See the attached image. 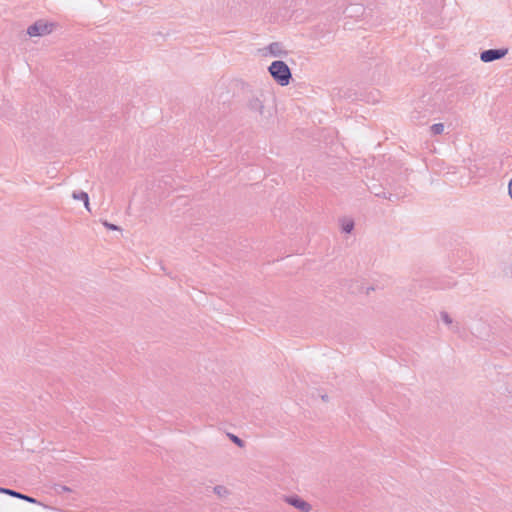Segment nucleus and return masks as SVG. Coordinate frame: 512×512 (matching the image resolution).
Wrapping results in <instances>:
<instances>
[{
	"label": "nucleus",
	"mask_w": 512,
	"mask_h": 512,
	"mask_svg": "<svg viewBox=\"0 0 512 512\" xmlns=\"http://www.w3.org/2000/svg\"><path fill=\"white\" fill-rule=\"evenodd\" d=\"M269 97L264 92L252 94L247 101V109L259 121H267L272 116V110L268 107Z\"/></svg>",
	"instance_id": "obj_1"
},
{
	"label": "nucleus",
	"mask_w": 512,
	"mask_h": 512,
	"mask_svg": "<svg viewBox=\"0 0 512 512\" xmlns=\"http://www.w3.org/2000/svg\"><path fill=\"white\" fill-rule=\"evenodd\" d=\"M269 73L273 79L281 86H286L290 83L292 74L289 66L281 60H276L271 63L268 68Z\"/></svg>",
	"instance_id": "obj_2"
},
{
	"label": "nucleus",
	"mask_w": 512,
	"mask_h": 512,
	"mask_svg": "<svg viewBox=\"0 0 512 512\" xmlns=\"http://www.w3.org/2000/svg\"><path fill=\"white\" fill-rule=\"evenodd\" d=\"M54 29V24L42 20L36 21L27 29V34L31 37L45 36L50 34Z\"/></svg>",
	"instance_id": "obj_3"
},
{
	"label": "nucleus",
	"mask_w": 512,
	"mask_h": 512,
	"mask_svg": "<svg viewBox=\"0 0 512 512\" xmlns=\"http://www.w3.org/2000/svg\"><path fill=\"white\" fill-rule=\"evenodd\" d=\"M283 500L300 512H310L312 510L311 504L298 495H287L283 497Z\"/></svg>",
	"instance_id": "obj_4"
},
{
	"label": "nucleus",
	"mask_w": 512,
	"mask_h": 512,
	"mask_svg": "<svg viewBox=\"0 0 512 512\" xmlns=\"http://www.w3.org/2000/svg\"><path fill=\"white\" fill-rule=\"evenodd\" d=\"M508 53L507 48L502 49H488L480 53V59L484 63H489L505 57Z\"/></svg>",
	"instance_id": "obj_5"
},
{
	"label": "nucleus",
	"mask_w": 512,
	"mask_h": 512,
	"mask_svg": "<svg viewBox=\"0 0 512 512\" xmlns=\"http://www.w3.org/2000/svg\"><path fill=\"white\" fill-rule=\"evenodd\" d=\"M0 493L1 494H6V495H9V496L21 499V500H24V501L29 502V503H34V504L37 503V500L35 498H32V497H30L28 495L22 494L20 492H17L15 490H12V489H9V488L0 487Z\"/></svg>",
	"instance_id": "obj_6"
},
{
	"label": "nucleus",
	"mask_w": 512,
	"mask_h": 512,
	"mask_svg": "<svg viewBox=\"0 0 512 512\" xmlns=\"http://www.w3.org/2000/svg\"><path fill=\"white\" fill-rule=\"evenodd\" d=\"M72 197L75 200L83 201L85 208L90 211L89 196L84 191L73 192Z\"/></svg>",
	"instance_id": "obj_7"
},
{
	"label": "nucleus",
	"mask_w": 512,
	"mask_h": 512,
	"mask_svg": "<svg viewBox=\"0 0 512 512\" xmlns=\"http://www.w3.org/2000/svg\"><path fill=\"white\" fill-rule=\"evenodd\" d=\"M214 493L217 495L220 499H226L230 494V490L223 485H217L213 488Z\"/></svg>",
	"instance_id": "obj_8"
},
{
	"label": "nucleus",
	"mask_w": 512,
	"mask_h": 512,
	"mask_svg": "<svg viewBox=\"0 0 512 512\" xmlns=\"http://www.w3.org/2000/svg\"><path fill=\"white\" fill-rule=\"evenodd\" d=\"M430 130H431L432 134H434V135L442 134L444 131V125L442 123L433 124L430 127Z\"/></svg>",
	"instance_id": "obj_9"
},
{
	"label": "nucleus",
	"mask_w": 512,
	"mask_h": 512,
	"mask_svg": "<svg viewBox=\"0 0 512 512\" xmlns=\"http://www.w3.org/2000/svg\"><path fill=\"white\" fill-rule=\"evenodd\" d=\"M354 228V223L353 221H345L343 222L342 224V230L345 232V233H350Z\"/></svg>",
	"instance_id": "obj_10"
},
{
	"label": "nucleus",
	"mask_w": 512,
	"mask_h": 512,
	"mask_svg": "<svg viewBox=\"0 0 512 512\" xmlns=\"http://www.w3.org/2000/svg\"><path fill=\"white\" fill-rule=\"evenodd\" d=\"M229 435V438L231 439V441L233 443H235L238 447H244V441L242 439H240L238 436L234 435V434H228Z\"/></svg>",
	"instance_id": "obj_11"
},
{
	"label": "nucleus",
	"mask_w": 512,
	"mask_h": 512,
	"mask_svg": "<svg viewBox=\"0 0 512 512\" xmlns=\"http://www.w3.org/2000/svg\"><path fill=\"white\" fill-rule=\"evenodd\" d=\"M440 317H441V320L447 324V325H451L452 324V318L450 317V315L447 313V312H441L440 314Z\"/></svg>",
	"instance_id": "obj_12"
},
{
	"label": "nucleus",
	"mask_w": 512,
	"mask_h": 512,
	"mask_svg": "<svg viewBox=\"0 0 512 512\" xmlns=\"http://www.w3.org/2000/svg\"><path fill=\"white\" fill-rule=\"evenodd\" d=\"M103 225H104L106 228H108L109 230H120V228H119L118 226H116V225H114V224H111V223H109V222H107V221H104V222H103Z\"/></svg>",
	"instance_id": "obj_13"
},
{
	"label": "nucleus",
	"mask_w": 512,
	"mask_h": 512,
	"mask_svg": "<svg viewBox=\"0 0 512 512\" xmlns=\"http://www.w3.org/2000/svg\"><path fill=\"white\" fill-rule=\"evenodd\" d=\"M508 195L512 199V178L510 179L508 183Z\"/></svg>",
	"instance_id": "obj_14"
},
{
	"label": "nucleus",
	"mask_w": 512,
	"mask_h": 512,
	"mask_svg": "<svg viewBox=\"0 0 512 512\" xmlns=\"http://www.w3.org/2000/svg\"><path fill=\"white\" fill-rule=\"evenodd\" d=\"M278 46H279V45H278V43H272V44H270V46H269L270 51H271L272 53H274V54H275V52H274V48H278Z\"/></svg>",
	"instance_id": "obj_15"
},
{
	"label": "nucleus",
	"mask_w": 512,
	"mask_h": 512,
	"mask_svg": "<svg viewBox=\"0 0 512 512\" xmlns=\"http://www.w3.org/2000/svg\"><path fill=\"white\" fill-rule=\"evenodd\" d=\"M376 196H380V197H383V198L390 199L391 194H389V196H388L386 192H383L381 194L380 193H376Z\"/></svg>",
	"instance_id": "obj_16"
},
{
	"label": "nucleus",
	"mask_w": 512,
	"mask_h": 512,
	"mask_svg": "<svg viewBox=\"0 0 512 512\" xmlns=\"http://www.w3.org/2000/svg\"><path fill=\"white\" fill-rule=\"evenodd\" d=\"M62 489H63L64 491H69V488H67V487H65V486H64Z\"/></svg>",
	"instance_id": "obj_17"
}]
</instances>
